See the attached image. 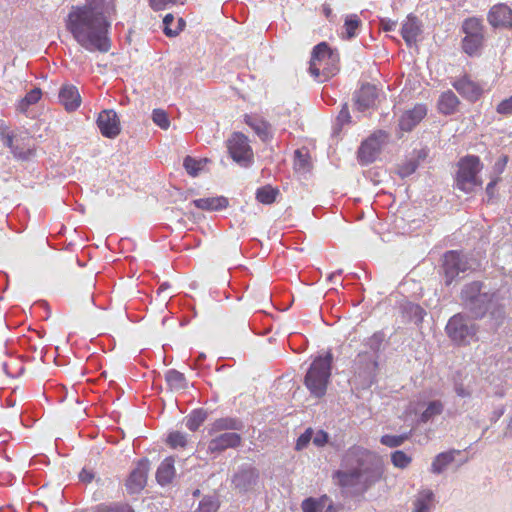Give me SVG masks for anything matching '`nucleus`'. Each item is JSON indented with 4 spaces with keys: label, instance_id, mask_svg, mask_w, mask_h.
Here are the masks:
<instances>
[{
    "label": "nucleus",
    "instance_id": "obj_1",
    "mask_svg": "<svg viewBox=\"0 0 512 512\" xmlns=\"http://www.w3.org/2000/svg\"><path fill=\"white\" fill-rule=\"evenodd\" d=\"M116 11V0H85L71 6L64 19L65 28L85 50L106 53L111 48L109 31Z\"/></svg>",
    "mask_w": 512,
    "mask_h": 512
},
{
    "label": "nucleus",
    "instance_id": "obj_2",
    "mask_svg": "<svg viewBox=\"0 0 512 512\" xmlns=\"http://www.w3.org/2000/svg\"><path fill=\"white\" fill-rule=\"evenodd\" d=\"M354 462L358 464L356 468L334 472L333 479L339 487L354 488L358 493H364L383 478V465L370 451L358 446L351 447L345 453L342 465L349 467Z\"/></svg>",
    "mask_w": 512,
    "mask_h": 512
},
{
    "label": "nucleus",
    "instance_id": "obj_3",
    "mask_svg": "<svg viewBox=\"0 0 512 512\" xmlns=\"http://www.w3.org/2000/svg\"><path fill=\"white\" fill-rule=\"evenodd\" d=\"M333 355L331 351L324 356H317L312 361L304 377V385L315 398H322L330 382Z\"/></svg>",
    "mask_w": 512,
    "mask_h": 512
},
{
    "label": "nucleus",
    "instance_id": "obj_4",
    "mask_svg": "<svg viewBox=\"0 0 512 512\" xmlns=\"http://www.w3.org/2000/svg\"><path fill=\"white\" fill-rule=\"evenodd\" d=\"M339 61V54L332 50L326 42H321L313 48L309 72L315 80L327 81L338 73Z\"/></svg>",
    "mask_w": 512,
    "mask_h": 512
},
{
    "label": "nucleus",
    "instance_id": "obj_5",
    "mask_svg": "<svg viewBox=\"0 0 512 512\" xmlns=\"http://www.w3.org/2000/svg\"><path fill=\"white\" fill-rule=\"evenodd\" d=\"M482 168L483 165L478 156L467 155L461 158L456 175L457 187L466 193L473 192L476 187H481L482 181L479 179L478 173Z\"/></svg>",
    "mask_w": 512,
    "mask_h": 512
},
{
    "label": "nucleus",
    "instance_id": "obj_6",
    "mask_svg": "<svg viewBox=\"0 0 512 512\" xmlns=\"http://www.w3.org/2000/svg\"><path fill=\"white\" fill-rule=\"evenodd\" d=\"M448 337L457 345H468L472 340H477L478 326L462 314L452 316L446 327Z\"/></svg>",
    "mask_w": 512,
    "mask_h": 512
},
{
    "label": "nucleus",
    "instance_id": "obj_7",
    "mask_svg": "<svg viewBox=\"0 0 512 512\" xmlns=\"http://www.w3.org/2000/svg\"><path fill=\"white\" fill-rule=\"evenodd\" d=\"M462 31L465 37L462 40V49L469 56L476 55L484 41V29L482 20L477 17H470L464 20Z\"/></svg>",
    "mask_w": 512,
    "mask_h": 512
},
{
    "label": "nucleus",
    "instance_id": "obj_8",
    "mask_svg": "<svg viewBox=\"0 0 512 512\" xmlns=\"http://www.w3.org/2000/svg\"><path fill=\"white\" fill-rule=\"evenodd\" d=\"M481 289L482 283L474 281L467 284L461 292V298L466 305H469L474 319L482 318L487 311L489 296L487 293H481Z\"/></svg>",
    "mask_w": 512,
    "mask_h": 512
},
{
    "label": "nucleus",
    "instance_id": "obj_9",
    "mask_svg": "<svg viewBox=\"0 0 512 512\" xmlns=\"http://www.w3.org/2000/svg\"><path fill=\"white\" fill-rule=\"evenodd\" d=\"M230 157L240 166L248 167L253 163L254 153L249 139L241 132H234L226 142Z\"/></svg>",
    "mask_w": 512,
    "mask_h": 512
},
{
    "label": "nucleus",
    "instance_id": "obj_10",
    "mask_svg": "<svg viewBox=\"0 0 512 512\" xmlns=\"http://www.w3.org/2000/svg\"><path fill=\"white\" fill-rule=\"evenodd\" d=\"M387 138V132L378 130L365 139L358 149L357 157L359 163L367 165L374 162Z\"/></svg>",
    "mask_w": 512,
    "mask_h": 512
},
{
    "label": "nucleus",
    "instance_id": "obj_11",
    "mask_svg": "<svg viewBox=\"0 0 512 512\" xmlns=\"http://www.w3.org/2000/svg\"><path fill=\"white\" fill-rule=\"evenodd\" d=\"M443 268L446 277V284L451 282L460 274L470 269L467 258L457 251H448L444 254Z\"/></svg>",
    "mask_w": 512,
    "mask_h": 512
},
{
    "label": "nucleus",
    "instance_id": "obj_12",
    "mask_svg": "<svg viewBox=\"0 0 512 512\" xmlns=\"http://www.w3.org/2000/svg\"><path fill=\"white\" fill-rule=\"evenodd\" d=\"M97 126L106 138H115L121 132L120 120L114 110H103L97 118Z\"/></svg>",
    "mask_w": 512,
    "mask_h": 512
},
{
    "label": "nucleus",
    "instance_id": "obj_13",
    "mask_svg": "<svg viewBox=\"0 0 512 512\" xmlns=\"http://www.w3.org/2000/svg\"><path fill=\"white\" fill-rule=\"evenodd\" d=\"M427 115L424 104H416L412 109L405 111L399 119V128L403 132L412 131Z\"/></svg>",
    "mask_w": 512,
    "mask_h": 512
},
{
    "label": "nucleus",
    "instance_id": "obj_14",
    "mask_svg": "<svg viewBox=\"0 0 512 512\" xmlns=\"http://www.w3.org/2000/svg\"><path fill=\"white\" fill-rule=\"evenodd\" d=\"M241 443V436L235 432H225L214 438L208 443L209 453H220L228 448L238 447Z\"/></svg>",
    "mask_w": 512,
    "mask_h": 512
},
{
    "label": "nucleus",
    "instance_id": "obj_15",
    "mask_svg": "<svg viewBox=\"0 0 512 512\" xmlns=\"http://www.w3.org/2000/svg\"><path fill=\"white\" fill-rule=\"evenodd\" d=\"M452 86L462 97L471 102L477 101L483 93L482 87L466 75L455 80Z\"/></svg>",
    "mask_w": 512,
    "mask_h": 512
},
{
    "label": "nucleus",
    "instance_id": "obj_16",
    "mask_svg": "<svg viewBox=\"0 0 512 512\" xmlns=\"http://www.w3.org/2000/svg\"><path fill=\"white\" fill-rule=\"evenodd\" d=\"M149 467V460L142 459L138 462L136 468L131 472L126 486L132 493L138 492L145 487Z\"/></svg>",
    "mask_w": 512,
    "mask_h": 512
},
{
    "label": "nucleus",
    "instance_id": "obj_17",
    "mask_svg": "<svg viewBox=\"0 0 512 512\" xmlns=\"http://www.w3.org/2000/svg\"><path fill=\"white\" fill-rule=\"evenodd\" d=\"M259 478V474L255 468H247L239 471L234 475L232 484L234 489L240 493L250 491L254 488Z\"/></svg>",
    "mask_w": 512,
    "mask_h": 512
},
{
    "label": "nucleus",
    "instance_id": "obj_18",
    "mask_svg": "<svg viewBox=\"0 0 512 512\" xmlns=\"http://www.w3.org/2000/svg\"><path fill=\"white\" fill-rule=\"evenodd\" d=\"M488 22L493 27H512V10L505 4L494 5L488 13Z\"/></svg>",
    "mask_w": 512,
    "mask_h": 512
},
{
    "label": "nucleus",
    "instance_id": "obj_19",
    "mask_svg": "<svg viewBox=\"0 0 512 512\" xmlns=\"http://www.w3.org/2000/svg\"><path fill=\"white\" fill-rule=\"evenodd\" d=\"M377 97L376 86L364 84L355 94V105L359 111H364L375 105Z\"/></svg>",
    "mask_w": 512,
    "mask_h": 512
},
{
    "label": "nucleus",
    "instance_id": "obj_20",
    "mask_svg": "<svg viewBox=\"0 0 512 512\" xmlns=\"http://www.w3.org/2000/svg\"><path fill=\"white\" fill-rule=\"evenodd\" d=\"M59 101L68 111L76 110L81 103L77 88L73 85H64L59 92Z\"/></svg>",
    "mask_w": 512,
    "mask_h": 512
},
{
    "label": "nucleus",
    "instance_id": "obj_21",
    "mask_svg": "<svg viewBox=\"0 0 512 512\" xmlns=\"http://www.w3.org/2000/svg\"><path fill=\"white\" fill-rule=\"evenodd\" d=\"M421 33V25L417 17L409 15L402 25L401 35L408 46L416 43Z\"/></svg>",
    "mask_w": 512,
    "mask_h": 512
},
{
    "label": "nucleus",
    "instance_id": "obj_22",
    "mask_svg": "<svg viewBox=\"0 0 512 512\" xmlns=\"http://www.w3.org/2000/svg\"><path fill=\"white\" fill-rule=\"evenodd\" d=\"M244 122L250 126L263 141L272 137L271 125L262 118L246 114L244 115Z\"/></svg>",
    "mask_w": 512,
    "mask_h": 512
},
{
    "label": "nucleus",
    "instance_id": "obj_23",
    "mask_svg": "<svg viewBox=\"0 0 512 512\" xmlns=\"http://www.w3.org/2000/svg\"><path fill=\"white\" fill-rule=\"evenodd\" d=\"M459 104L460 101L455 93L448 90L440 95L438 100V110L444 115H451L457 111Z\"/></svg>",
    "mask_w": 512,
    "mask_h": 512
},
{
    "label": "nucleus",
    "instance_id": "obj_24",
    "mask_svg": "<svg viewBox=\"0 0 512 512\" xmlns=\"http://www.w3.org/2000/svg\"><path fill=\"white\" fill-rule=\"evenodd\" d=\"M192 203L195 207L208 211L222 210L229 204L228 199L224 196L195 199Z\"/></svg>",
    "mask_w": 512,
    "mask_h": 512
},
{
    "label": "nucleus",
    "instance_id": "obj_25",
    "mask_svg": "<svg viewBox=\"0 0 512 512\" xmlns=\"http://www.w3.org/2000/svg\"><path fill=\"white\" fill-rule=\"evenodd\" d=\"M175 460L172 457L165 458L159 465L156 472V479L159 484L165 485L170 483L175 476Z\"/></svg>",
    "mask_w": 512,
    "mask_h": 512
},
{
    "label": "nucleus",
    "instance_id": "obj_26",
    "mask_svg": "<svg viewBox=\"0 0 512 512\" xmlns=\"http://www.w3.org/2000/svg\"><path fill=\"white\" fill-rule=\"evenodd\" d=\"M240 427V422L235 418H219L211 423L210 427L208 428V434L212 436L215 433L221 431L238 430Z\"/></svg>",
    "mask_w": 512,
    "mask_h": 512
},
{
    "label": "nucleus",
    "instance_id": "obj_27",
    "mask_svg": "<svg viewBox=\"0 0 512 512\" xmlns=\"http://www.w3.org/2000/svg\"><path fill=\"white\" fill-rule=\"evenodd\" d=\"M165 380L172 390H182L187 387V381L184 374L175 369L166 371Z\"/></svg>",
    "mask_w": 512,
    "mask_h": 512
},
{
    "label": "nucleus",
    "instance_id": "obj_28",
    "mask_svg": "<svg viewBox=\"0 0 512 512\" xmlns=\"http://www.w3.org/2000/svg\"><path fill=\"white\" fill-rule=\"evenodd\" d=\"M434 494L431 490L420 491L414 501L413 512H427L433 502Z\"/></svg>",
    "mask_w": 512,
    "mask_h": 512
},
{
    "label": "nucleus",
    "instance_id": "obj_29",
    "mask_svg": "<svg viewBox=\"0 0 512 512\" xmlns=\"http://www.w3.org/2000/svg\"><path fill=\"white\" fill-rule=\"evenodd\" d=\"M278 195L279 189L274 188L271 185L262 186L256 191L257 201L265 205L274 203Z\"/></svg>",
    "mask_w": 512,
    "mask_h": 512
},
{
    "label": "nucleus",
    "instance_id": "obj_30",
    "mask_svg": "<svg viewBox=\"0 0 512 512\" xmlns=\"http://www.w3.org/2000/svg\"><path fill=\"white\" fill-rule=\"evenodd\" d=\"M454 461V451L438 454L432 462L431 471L441 473L450 463Z\"/></svg>",
    "mask_w": 512,
    "mask_h": 512
},
{
    "label": "nucleus",
    "instance_id": "obj_31",
    "mask_svg": "<svg viewBox=\"0 0 512 512\" xmlns=\"http://www.w3.org/2000/svg\"><path fill=\"white\" fill-rule=\"evenodd\" d=\"M328 501L329 498L327 495H323L317 499L309 497L303 500L301 508L303 512H318L326 506Z\"/></svg>",
    "mask_w": 512,
    "mask_h": 512
},
{
    "label": "nucleus",
    "instance_id": "obj_32",
    "mask_svg": "<svg viewBox=\"0 0 512 512\" xmlns=\"http://www.w3.org/2000/svg\"><path fill=\"white\" fill-rule=\"evenodd\" d=\"M219 507L220 502L217 498L212 496H204L193 512H217Z\"/></svg>",
    "mask_w": 512,
    "mask_h": 512
},
{
    "label": "nucleus",
    "instance_id": "obj_33",
    "mask_svg": "<svg viewBox=\"0 0 512 512\" xmlns=\"http://www.w3.org/2000/svg\"><path fill=\"white\" fill-rule=\"evenodd\" d=\"M42 96V91L39 88L30 90L18 104V109L22 112L26 111L30 105L36 104Z\"/></svg>",
    "mask_w": 512,
    "mask_h": 512
},
{
    "label": "nucleus",
    "instance_id": "obj_34",
    "mask_svg": "<svg viewBox=\"0 0 512 512\" xmlns=\"http://www.w3.org/2000/svg\"><path fill=\"white\" fill-rule=\"evenodd\" d=\"M206 163H207V159L196 160L195 158H193L191 156H186L183 161V166L189 175L195 177L203 169V166Z\"/></svg>",
    "mask_w": 512,
    "mask_h": 512
},
{
    "label": "nucleus",
    "instance_id": "obj_35",
    "mask_svg": "<svg viewBox=\"0 0 512 512\" xmlns=\"http://www.w3.org/2000/svg\"><path fill=\"white\" fill-rule=\"evenodd\" d=\"M361 20L356 14L348 15L344 22L345 37L351 39L356 36Z\"/></svg>",
    "mask_w": 512,
    "mask_h": 512
},
{
    "label": "nucleus",
    "instance_id": "obj_36",
    "mask_svg": "<svg viewBox=\"0 0 512 512\" xmlns=\"http://www.w3.org/2000/svg\"><path fill=\"white\" fill-rule=\"evenodd\" d=\"M205 420L206 413L201 410H198L193 411L190 415L186 417L185 424L190 431H196L204 423Z\"/></svg>",
    "mask_w": 512,
    "mask_h": 512
},
{
    "label": "nucleus",
    "instance_id": "obj_37",
    "mask_svg": "<svg viewBox=\"0 0 512 512\" xmlns=\"http://www.w3.org/2000/svg\"><path fill=\"white\" fill-rule=\"evenodd\" d=\"M173 21H174V16L172 14H167L163 19L164 33L169 37L178 35V33L183 29V27L185 25V22L183 21V19L180 18L178 20V25L173 29L171 27Z\"/></svg>",
    "mask_w": 512,
    "mask_h": 512
},
{
    "label": "nucleus",
    "instance_id": "obj_38",
    "mask_svg": "<svg viewBox=\"0 0 512 512\" xmlns=\"http://www.w3.org/2000/svg\"><path fill=\"white\" fill-rule=\"evenodd\" d=\"M443 411V404L441 401L435 400L428 404L427 408L421 414V421L427 422L432 417L440 415Z\"/></svg>",
    "mask_w": 512,
    "mask_h": 512
},
{
    "label": "nucleus",
    "instance_id": "obj_39",
    "mask_svg": "<svg viewBox=\"0 0 512 512\" xmlns=\"http://www.w3.org/2000/svg\"><path fill=\"white\" fill-rule=\"evenodd\" d=\"M391 462L395 467L405 469L412 462V458L404 451L397 450L391 454Z\"/></svg>",
    "mask_w": 512,
    "mask_h": 512
},
{
    "label": "nucleus",
    "instance_id": "obj_40",
    "mask_svg": "<svg viewBox=\"0 0 512 512\" xmlns=\"http://www.w3.org/2000/svg\"><path fill=\"white\" fill-rule=\"evenodd\" d=\"M385 337L386 336L384 332L377 331L366 339L365 345L368 346L372 351L378 352L385 341Z\"/></svg>",
    "mask_w": 512,
    "mask_h": 512
},
{
    "label": "nucleus",
    "instance_id": "obj_41",
    "mask_svg": "<svg viewBox=\"0 0 512 512\" xmlns=\"http://www.w3.org/2000/svg\"><path fill=\"white\" fill-rule=\"evenodd\" d=\"M167 443L171 448H184L187 445V437L179 431H174L168 435Z\"/></svg>",
    "mask_w": 512,
    "mask_h": 512
},
{
    "label": "nucleus",
    "instance_id": "obj_42",
    "mask_svg": "<svg viewBox=\"0 0 512 512\" xmlns=\"http://www.w3.org/2000/svg\"><path fill=\"white\" fill-rule=\"evenodd\" d=\"M408 439L407 434L403 435H383L380 442L388 447L394 448L402 445Z\"/></svg>",
    "mask_w": 512,
    "mask_h": 512
},
{
    "label": "nucleus",
    "instance_id": "obj_43",
    "mask_svg": "<svg viewBox=\"0 0 512 512\" xmlns=\"http://www.w3.org/2000/svg\"><path fill=\"white\" fill-rule=\"evenodd\" d=\"M152 119L153 122L163 130H167L170 126L169 117L162 109H154Z\"/></svg>",
    "mask_w": 512,
    "mask_h": 512
},
{
    "label": "nucleus",
    "instance_id": "obj_44",
    "mask_svg": "<svg viewBox=\"0 0 512 512\" xmlns=\"http://www.w3.org/2000/svg\"><path fill=\"white\" fill-rule=\"evenodd\" d=\"M97 512H134L128 504H101Z\"/></svg>",
    "mask_w": 512,
    "mask_h": 512
},
{
    "label": "nucleus",
    "instance_id": "obj_45",
    "mask_svg": "<svg viewBox=\"0 0 512 512\" xmlns=\"http://www.w3.org/2000/svg\"><path fill=\"white\" fill-rule=\"evenodd\" d=\"M497 113L501 115H511L512 114V95L509 98L502 100L496 107Z\"/></svg>",
    "mask_w": 512,
    "mask_h": 512
},
{
    "label": "nucleus",
    "instance_id": "obj_46",
    "mask_svg": "<svg viewBox=\"0 0 512 512\" xmlns=\"http://www.w3.org/2000/svg\"><path fill=\"white\" fill-rule=\"evenodd\" d=\"M185 0H150V6L153 10L159 11L165 9L169 4L181 3Z\"/></svg>",
    "mask_w": 512,
    "mask_h": 512
},
{
    "label": "nucleus",
    "instance_id": "obj_47",
    "mask_svg": "<svg viewBox=\"0 0 512 512\" xmlns=\"http://www.w3.org/2000/svg\"><path fill=\"white\" fill-rule=\"evenodd\" d=\"M3 139V143L9 147L11 149V152L14 154L15 157H19V158H25L26 155L22 152H19L13 145V136L12 135H9V134H6V135H3L2 137Z\"/></svg>",
    "mask_w": 512,
    "mask_h": 512
},
{
    "label": "nucleus",
    "instance_id": "obj_48",
    "mask_svg": "<svg viewBox=\"0 0 512 512\" xmlns=\"http://www.w3.org/2000/svg\"><path fill=\"white\" fill-rule=\"evenodd\" d=\"M310 440H311V431L307 430L305 433L300 435V437L297 439L296 449L297 450L303 449L304 447L307 446V444L310 442Z\"/></svg>",
    "mask_w": 512,
    "mask_h": 512
},
{
    "label": "nucleus",
    "instance_id": "obj_49",
    "mask_svg": "<svg viewBox=\"0 0 512 512\" xmlns=\"http://www.w3.org/2000/svg\"><path fill=\"white\" fill-rule=\"evenodd\" d=\"M94 478V474L91 470L83 468L79 473V479L84 483H90Z\"/></svg>",
    "mask_w": 512,
    "mask_h": 512
},
{
    "label": "nucleus",
    "instance_id": "obj_50",
    "mask_svg": "<svg viewBox=\"0 0 512 512\" xmlns=\"http://www.w3.org/2000/svg\"><path fill=\"white\" fill-rule=\"evenodd\" d=\"M327 434L324 432H320L313 440L314 444L317 446H323L327 442Z\"/></svg>",
    "mask_w": 512,
    "mask_h": 512
},
{
    "label": "nucleus",
    "instance_id": "obj_51",
    "mask_svg": "<svg viewBox=\"0 0 512 512\" xmlns=\"http://www.w3.org/2000/svg\"><path fill=\"white\" fill-rule=\"evenodd\" d=\"M498 179H494L487 184L486 192L492 196L494 187L496 186Z\"/></svg>",
    "mask_w": 512,
    "mask_h": 512
},
{
    "label": "nucleus",
    "instance_id": "obj_52",
    "mask_svg": "<svg viewBox=\"0 0 512 512\" xmlns=\"http://www.w3.org/2000/svg\"><path fill=\"white\" fill-rule=\"evenodd\" d=\"M507 156H503L499 162L496 164L498 167H499V170L500 172L503 170V168L505 167L506 163H507Z\"/></svg>",
    "mask_w": 512,
    "mask_h": 512
},
{
    "label": "nucleus",
    "instance_id": "obj_53",
    "mask_svg": "<svg viewBox=\"0 0 512 512\" xmlns=\"http://www.w3.org/2000/svg\"><path fill=\"white\" fill-rule=\"evenodd\" d=\"M456 392L459 396L461 397H466V396H469V393L467 391H465V389L463 387H458L456 389Z\"/></svg>",
    "mask_w": 512,
    "mask_h": 512
},
{
    "label": "nucleus",
    "instance_id": "obj_54",
    "mask_svg": "<svg viewBox=\"0 0 512 512\" xmlns=\"http://www.w3.org/2000/svg\"><path fill=\"white\" fill-rule=\"evenodd\" d=\"M340 117H346L347 119H349L350 116H349L348 110L347 109L346 110H342L340 112Z\"/></svg>",
    "mask_w": 512,
    "mask_h": 512
},
{
    "label": "nucleus",
    "instance_id": "obj_55",
    "mask_svg": "<svg viewBox=\"0 0 512 512\" xmlns=\"http://www.w3.org/2000/svg\"><path fill=\"white\" fill-rule=\"evenodd\" d=\"M325 512H336V511H335V508H334V506H333V504H332V503H330V504L327 506V508H326V511H325Z\"/></svg>",
    "mask_w": 512,
    "mask_h": 512
},
{
    "label": "nucleus",
    "instance_id": "obj_56",
    "mask_svg": "<svg viewBox=\"0 0 512 512\" xmlns=\"http://www.w3.org/2000/svg\"><path fill=\"white\" fill-rule=\"evenodd\" d=\"M324 11L327 17L331 14L330 8H325Z\"/></svg>",
    "mask_w": 512,
    "mask_h": 512
},
{
    "label": "nucleus",
    "instance_id": "obj_57",
    "mask_svg": "<svg viewBox=\"0 0 512 512\" xmlns=\"http://www.w3.org/2000/svg\"><path fill=\"white\" fill-rule=\"evenodd\" d=\"M295 155H296L297 157H301V156H302V154H301V152H300L299 150H297V151L295 152Z\"/></svg>",
    "mask_w": 512,
    "mask_h": 512
},
{
    "label": "nucleus",
    "instance_id": "obj_58",
    "mask_svg": "<svg viewBox=\"0 0 512 512\" xmlns=\"http://www.w3.org/2000/svg\"><path fill=\"white\" fill-rule=\"evenodd\" d=\"M198 494H199V490H196V491L194 492V495H195V496H198Z\"/></svg>",
    "mask_w": 512,
    "mask_h": 512
}]
</instances>
